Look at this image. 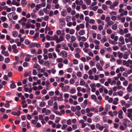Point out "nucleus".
I'll return each mask as SVG.
<instances>
[{"mask_svg": "<svg viewBox=\"0 0 132 132\" xmlns=\"http://www.w3.org/2000/svg\"><path fill=\"white\" fill-rule=\"evenodd\" d=\"M62 33L61 35L59 36V38H58L57 43H60V42L63 41L64 39V36L65 35L64 30H62Z\"/></svg>", "mask_w": 132, "mask_h": 132, "instance_id": "f257e3e1", "label": "nucleus"}, {"mask_svg": "<svg viewBox=\"0 0 132 132\" xmlns=\"http://www.w3.org/2000/svg\"><path fill=\"white\" fill-rule=\"evenodd\" d=\"M65 19L63 17L59 19V22L60 25L62 27H64L66 24L65 21Z\"/></svg>", "mask_w": 132, "mask_h": 132, "instance_id": "f03ea898", "label": "nucleus"}, {"mask_svg": "<svg viewBox=\"0 0 132 132\" xmlns=\"http://www.w3.org/2000/svg\"><path fill=\"white\" fill-rule=\"evenodd\" d=\"M127 115L130 120L132 121V108L129 109L127 110Z\"/></svg>", "mask_w": 132, "mask_h": 132, "instance_id": "7ed1b4c3", "label": "nucleus"}, {"mask_svg": "<svg viewBox=\"0 0 132 132\" xmlns=\"http://www.w3.org/2000/svg\"><path fill=\"white\" fill-rule=\"evenodd\" d=\"M42 112L43 113H45L46 115H48L51 113V111L50 110L47 109L46 108H43Z\"/></svg>", "mask_w": 132, "mask_h": 132, "instance_id": "20e7f679", "label": "nucleus"}, {"mask_svg": "<svg viewBox=\"0 0 132 132\" xmlns=\"http://www.w3.org/2000/svg\"><path fill=\"white\" fill-rule=\"evenodd\" d=\"M59 55L63 57H67L68 55L67 52L65 51H62L60 53Z\"/></svg>", "mask_w": 132, "mask_h": 132, "instance_id": "39448f33", "label": "nucleus"}, {"mask_svg": "<svg viewBox=\"0 0 132 132\" xmlns=\"http://www.w3.org/2000/svg\"><path fill=\"white\" fill-rule=\"evenodd\" d=\"M85 26L84 24H80L79 25L77 26L76 29L77 31H79L80 29V28L81 29H83L85 28Z\"/></svg>", "mask_w": 132, "mask_h": 132, "instance_id": "423d86ee", "label": "nucleus"}, {"mask_svg": "<svg viewBox=\"0 0 132 132\" xmlns=\"http://www.w3.org/2000/svg\"><path fill=\"white\" fill-rule=\"evenodd\" d=\"M12 48L13 49V52L15 53H16L19 52V50L17 48L16 46V44H14L12 46Z\"/></svg>", "mask_w": 132, "mask_h": 132, "instance_id": "0eeeda50", "label": "nucleus"}, {"mask_svg": "<svg viewBox=\"0 0 132 132\" xmlns=\"http://www.w3.org/2000/svg\"><path fill=\"white\" fill-rule=\"evenodd\" d=\"M123 113V112L122 110H120L118 112V117L120 119H122L123 118V116L122 114Z\"/></svg>", "mask_w": 132, "mask_h": 132, "instance_id": "6e6552de", "label": "nucleus"}, {"mask_svg": "<svg viewBox=\"0 0 132 132\" xmlns=\"http://www.w3.org/2000/svg\"><path fill=\"white\" fill-rule=\"evenodd\" d=\"M110 37L111 39H114L115 41H117L118 38V36H115V35L113 34H111V35Z\"/></svg>", "mask_w": 132, "mask_h": 132, "instance_id": "1a4fd4ad", "label": "nucleus"}, {"mask_svg": "<svg viewBox=\"0 0 132 132\" xmlns=\"http://www.w3.org/2000/svg\"><path fill=\"white\" fill-rule=\"evenodd\" d=\"M132 84H129L128 85V87L127 88V91L129 93L132 91Z\"/></svg>", "mask_w": 132, "mask_h": 132, "instance_id": "9d476101", "label": "nucleus"}, {"mask_svg": "<svg viewBox=\"0 0 132 132\" xmlns=\"http://www.w3.org/2000/svg\"><path fill=\"white\" fill-rule=\"evenodd\" d=\"M128 61H127L125 60H123V61L122 62L123 65H126L127 67H129L130 68H131L132 67V65H129V64H128Z\"/></svg>", "mask_w": 132, "mask_h": 132, "instance_id": "9b49d317", "label": "nucleus"}, {"mask_svg": "<svg viewBox=\"0 0 132 132\" xmlns=\"http://www.w3.org/2000/svg\"><path fill=\"white\" fill-rule=\"evenodd\" d=\"M20 113L21 112L20 111H18L17 112L12 111L11 112V114H12L14 116H20Z\"/></svg>", "mask_w": 132, "mask_h": 132, "instance_id": "f8f14e48", "label": "nucleus"}, {"mask_svg": "<svg viewBox=\"0 0 132 132\" xmlns=\"http://www.w3.org/2000/svg\"><path fill=\"white\" fill-rule=\"evenodd\" d=\"M1 53L4 55L5 56H9V54L7 51H1Z\"/></svg>", "mask_w": 132, "mask_h": 132, "instance_id": "ddd939ff", "label": "nucleus"}, {"mask_svg": "<svg viewBox=\"0 0 132 132\" xmlns=\"http://www.w3.org/2000/svg\"><path fill=\"white\" fill-rule=\"evenodd\" d=\"M96 67L97 69L100 71H102L103 69L102 67L100 66V64L99 63H97L96 65Z\"/></svg>", "mask_w": 132, "mask_h": 132, "instance_id": "4468645a", "label": "nucleus"}, {"mask_svg": "<svg viewBox=\"0 0 132 132\" xmlns=\"http://www.w3.org/2000/svg\"><path fill=\"white\" fill-rule=\"evenodd\" d=\"M67 14V12L66 10L63 9L61 12V15L63 16H65Z\"/></svg>", "mask_w": 132, "mask_h": 132, "instance_id": "2eb2a0df", "label": "nucleus"}, {"mask_svg": "<svg viewBox=\"0 0 132 132\" xmlns=\"http://www.w3.org/2000/svg\"><path fill=\"white\" fill-rule=\"evenodd\" d=\"M30 55L29 54H27L26 55V57L25 58L24 60L28 62L30 60Z\"/></svg>", "mask_w": 132, "mask_h": 132, "instance_id": "dca6fc26", "label": "nucleus"}, {"mask_svg": "<svg viewBox=\"0 0 132 132\" xmlns=\"http://www.w3.org/2000/svg\"><path fill=\"white\" fill-rule=\"evenodd\" d=\"M27 20V18L25 17H23L21 19L18 21V22L19 23H21L22 22H26Z\"/></svg>", "mask_w": 132, "mask_h": 132, "instance_id": "f3484780", "label": "nucleus"}, {"mask_svg": "<svg viewBox=\"0 0 132 132\" xmlns=\"http://www.w3.org/2000/svg\"><path fill=\"white\" fill-rule=\"evenodd\" d=\"M119 41L121 42V43L122 44H125V42L124 41V39L123 36H120L119 39Z\"/></svg>", "mask_w": 132, "mask_h": 132, "instance_id": "a211bd4d", "label": "nucleus"}, {"mask_svg": "<svg viewBox=\"0 0 132 132\" xmlns=\"http://www.w3.org/2000/svg\"><path fill=\"white\" fill-rule=\"evenodd\" d=\"M128 11H124L123 12H121L120 14V15L122 16H123L124 15H126L128 14Z\"/></svg>", "mask_w": 132, "mask_h": 132, "instance_id": "6ab92c4d", "label": "nucleus"}, {"mask_svg": "<svg viewBox=\"0 0 132 132\" xmlns=\"http://www.w3.org/2000/svg\"><path fill=\"white\" fill-rule=\"evenodd\" d=\"M12 4L14 5H15L17 6H19L20 5V4L19 3L16 2L15 0H13L12 1Z\"/></svg>", "mask_w": 132, "mask_h": 132, "instance_id": "aec40b11", "label": "nucleus"}, {"mask_svg": "<svg viewBox=\"0 0 132 132\" xmlns=\"http://www.w3.org/2000/svg\"><path fill=\"white\" fill-rule=\"evenodd\" d=\"M94 111V108H87L86 109V111H87L88 112L90 111Z\"/></svg>", "mask_w": 132, "mask_h": 132, "instance_id": "412c9836", "label": "nucleus"}, {"mask_svg": "<svg viewBox=\"0 0 132 132\" xmlns=\"http://www.w3.org/2000/svg\"><path fill=\"white\" fill-rule=\"evenodd\" d=\"M71 41L70 42V43H72L75 42L76 40V38L75 37L72 36L71 37Z\"/></svg>", "mask_w": 132, "mask_h": 132, "instance_id": "4be33fe9", "label": "nucleus"}, {"mask_svg": "<svg viewBox=\"0 0 132 132\" xmlns=\"http://www.w3.org/2000/svg\"><path fill=\"white\" fill-rule=\"evenodd\" d=\"M63 61V59L61 57H60L57 59L56 60L57 63H61Z\"/></svg>", "mask_w": 132, "mask_h": 132, "instance_id": "5701e85b", "label": "nucleus"}, {"mask_svg": "<svg viewBox=\"0 0 132 132\" xmlns=\"http://www.w3.org/2000/svg\"><path fill=\"white\" fill-rule=\"evenodd\" d=\"M107 39L105 36H104V37L102 38L101 40V42L102 43H104V42H107Z\"/></svg>", "mask_w": 132, "mask_h": 132, "instance_id": "b1692460", "label": "nucleus"}, {"mask_svg": "<svg viewBox=\"0 0 132 132\" xmlns=\"http://www.w3.org/2000/svg\"><path fill=\"white\" fill-rule=\"evenodd\" d=\"M41 7V6L40 4H38L36 5L35 7V9L37 11H38L39 9H40Z\"/></svg>", "mask_w": 132, "mask_h": 132, "instance_id": "393cba45", "label": "nucleus"}, {"mask_svg": "<svg viewBox=\"0 0 132 132\" xmlns=\"http://www.w3.org/2000/svg\"><path fill=\"white\" fill-rule=\"evenodd\" d=\"M117 95L119 96H123V92L122 91L120 90L119 91L117 92Z\"/></svg>", "mask_w": 132, "mask_h": 132, "instance_id": "a878e982", "label": "nucleus"}, {"mask_svg": "<svg viewBox=\"0 0 132 132\" xmlns=\"http://www.w3.org/2000/svg\"><path fill=\"white\" fill-rule=\"evenodd\" d=\"M71 17L70 15H68L66 16L65 19L66 22H68L70 21L71 20Z\"/></svg>", "mask_w": 132, "mask_h": 132, "instance_id": "bb28decb", "label": "nucleus"}, {"mask_svg": "<svg viewBox=\"0 0 132 132\" xmlns=\"http://www.w3.org/2000/svg\"><path fill=\"white\" fill-rule=\"evenodd\" d=\"M54 106L53 107V108L54 110H56L58 109V105L57 102H55L54 103Z\"/></svg>", "mask_w": 132, "mask_h": 132, "instance_id": "cd10ccee", "label": "nucleus"}, {"mask_svg": "<svg viewBox=\"0 0 132 132\" xmlns=\"http://www.w3.org/2000/svg\"><path fill=\"white\" fill-rule=\"evenodd\" d=\"M69 92L72 94H74L76 92V90L74 88H71L69 90Z\"/></svg>", "mask_w": 132, "mask_h": 132, "instance_id": "c85d7f7f", "label": "nucleus"}, {"mask_svg": "<svg viewBox=\"0 0 132 132\" xmlns=\"http://www.w3.org/2000/svg\"><path fill=\"white\" fill-rule=\"evenodd\" d=\"M10 61V59L9 57H6L5 58L4 60V62L6 63H9Z\"/></svg>", "mask_w": 132, "mask_h": 132, "instance_id": "c756f323", "label": "nucleus"}, {"mask_svg": "<svg viewBox=\"0 0 132 132\" xmlns=\"http://www.w3.org/2000/svg\"><path fill=\"white\" fill-rule=\"evenodd\" d=\"M117 32L121 35H123L124 34L123 30L122 29H120L119 31L117 30Z\"/></svg>", "mask_w": 132, "mask_h": 132, "instance_id": "7c9ffc66", "label": "nucleus"}, {"mask_svg": "<svg viewBox=\"0 0 132 132\" xmlns=\"http://www.w3.org/2000/svg\"><path fill=\"white\" fill-rule=\"evenodd\" d=\"M128 84V82L127 80H125L123 82V85L125 86H127Z\"/></svg>", "mask_w": 132, "mask_h": 132, "instance_id": "2f4dec72", "label": "nucleus"}, {"mask_svg": "<svg viewBox=\"0 0 132 132\" xmlns=\"http://www.w3.org/2000/svg\"><path fill=\"white\" fill-rule=\"evenodd\" d=\"M53 36V39L54 40H55L56 41V43H57L58 38V36L56 35H54Z\"/></svg>", "mask_w": 132, "mask_h": 132, "instance_id": "473e14b6", "label": "nucleus"}, {"mask_svg": "<svg viewBox=\"0 0 132 132\" xmlns=\"http://www.w3.org/2000/svg\"><path fill=\"white\" fill-rule=\"evenodd\" d=\"M16 87V85L15 84L14 82H13L10 85V87L12 89H14Z\"/></svg>", "mask_w": 132, "mask_h": 132, "instance_id": "72a5a7b5", "label": "nucleus"}, {"mask_svg": "<svg viewBox=\"0 0 132 132\" xmlns=\"http://www.w3.org/2000/svg\"><path fill=\"white\" fill-rule=\"evenodd\" d=\"M85 33V31L84 30L82 29L81 30L78 32V34L80 35H83Z\"/></svg>", "mask_w": 132, "mask_h": 132, "instance_id": "f704fd0d", "label": "nucleus"}, {"mask_svg": "<svg viewBox=\"0 0 132 132\" xmlns=\"http://www.w3.org/2000/svg\"><path fill=\"white\" fill-rule=\"evenodd\" d=\"M116 42V41H115L114 40L113 41L111 39L110 40H109V43L110 44L113 45H116L117 44V42Z\"/></svg>", "mask_w": 132, "mask_h": 132, "instance_id": "c9c22d12", "label": "nucleus"}, {"mask_svg": "<svg viewBox=\"0 0 132 132\" xmlns=\"http://www.w3.org/2000/svg\"><path fill=\"white\" fill-rule=\"evenodd\" d=\"M109 14L111 15H117V13L115 11H112L110 12L109 13Z\"/></svg>", "mask_w": 132, "mask_h": 132, "instance_id": "e433bc0d", "label": "nucleus"}, {"mask_svg": "<svg viewBox=\"0 0 132 132\" xmlns=\"http://www.w3.org/2000/svg\"><path fill=\"white\" fill-rule=\"evenodd\" d=\"M13 36L14 37H16L18 35V33L16 31H14L12 32Z\"/></svg>", "mask_w": 132, "mask_h": 132, "instance_id": "4c0bfd02", "label": "nucleus"}, {"mask_svg": "<svg viewBox=\"0 0 132 132\" xmlns=\"http://www.w3.org/2000/svg\"><path fill=\"white\" fill-rule=\"evenodd\" d=\"M46 104V103L45 102H42L39 104V106L41 107H44Z\"/></svg>", "mask_w": 132, "mask_h": 132, "instance_id": "58836bf2", "label": "nucleus"}, {"mask_svg": "<svg viewBox=\"0 0 132 132\" xmlns=\"http://www.w3.org/2000/svg\"><path fill=\"white\" fill-rule=\"evenodd\" d=\"M118 55L119 58L121 59L123 57V54L122 53L119 52H118Z\"/></svg>", "mask_w": 132, "mask_h": 132, "instance_id": "ea45409f", "label": "nucleus"}, {"mask_svg": "<svg viewBox=\"0 0 132 132\" xmlns=\"http://www.w3.org/2000/svg\"><path fill=\"white\" fill-rule=\"evenodd\" d=\"M102 8L104 10H106L108 9V6L105 4H103L102 6Z\"/></svg>", "mask_w": 132, "mask_h": 132, "instance_id": "a19ab883", "label": "nucleus"}, {"mask_svg": "<svg viewBox=\"0 0 132 132\" xmlns=\"http://www.w3.org/2000/svg\"><path fill=\"white\" fill-rule=\"evenodd\" d=\"M112 29L114 30H116L117 28V26L116 24L113 25L112 27Z\"/></svg>", "mask_w": 132, "mask_h": 132, "instance_id": "79ce46f5", "label": "nucleus"}, {"mask_svg": "<svg viewBox=\"0 0 132 132\" xmlns=\"http://www.w3.org/2000/svg\"><path fill=\"white\" fill-rule=\"evenodd\" d=\"M84 1L86 2V4L87 5H89L91 4V0H84Z\"/></svg>", "mask_w": 132, "mask_h": 132, "instance_id": "37998d69", "label": "nucleus"}, {"mask_svg": "<svg viewBox=\"0 0 132 132\" xmlns=\"http://www.w3.org/2000/svg\"><path fill=\"white\" fill-rule=\"evenodd\" d=\"M31 17L35 19L37 17V15L35 13H31Z\"/></svg>", "mask_w": 132, "mask_h": 132, "instance_id": "c03bdc74", "label": "nucleus"}, {"mask_svg": "<svg viewBox=\"0 0 132 132\" xmlns=\"http://www.w3.org/2000/svg\"><path fill=\"white\" fill-rule=\"evenodd\" d=\"M119 2L118 1H116L113 3V5L115 7L117 6L119 4Z\"/></svg>", "mask_w": 132, "mask_h": 132, "instance_id": "a18cd8bd", "label": "nucleus"}, {"mask_svg": "<svg viewBox=\"0 0 132 132\" xmlns=\"http://www.w3.org/2000/svg\"><path fill=\"white\" fill-rule=\"evenodd\" d=\"M38 13L39 15L42 16L44 15V12L42 10H40L38 12Z\"/></svg>", "mask_w": 132, "mask_h": 132, "instance_id": "49530a36", "label": "nucleus"}, {"mask_svg": "<svg viewBox=\"0 0 132 132\" xmlns=\"http://www.w3.org/2000/svg\"><path fill=\"white\" fill-rule=\"evenodd\" d=\"M75 30L74 29H70L69 33L70 34L72 35L73 34L75 33Z\"/></svg>", "mask_w": 132, "mask_h": 132, "instance_id": "de8ad7c7", "label": "nucleus"}, {"mask_svg": "<svg viewBox=\"0 0 132 132\" xmlns=\"http://www.w3.org/2000/svg\"><path fill=\"white\" fill-rule=\"evenodd\" d=\"M1 19L3 22H4L6 20V18L5 16H2L1 17Z\"/></svg>", "mask_w": 132, "mask_h": 132, "instance_id": "09e8293b", "label": "nucleus"}, {"mask_svg": "<svg viewBox=\"0 0 132 132\" xmlns=\"http://www.w3.org/2000/svg\"><path fill=\"white\" fill-rule=\"evenodd\" d=\"M63 64L61 63H59L57 64V66L59 68H63Z\"/></svg>", "mask_w": 132, "mask_h": 132, "instance_id": "8fccbe9b", "label": "nucleus"}, {"mask_svg": "<svg viewBox=\"0 0 132 132\" xmlns=\"http://www.w3.org/2000/svg\"><path fill=\"white\" fill-rule=\"evenodd\" d=\"M72 129L75 130L77 128V126L76 124H74L72 125Z\"/></svg>", "mask_w": 132, "mask_h": 132, "instance_id": "3c124183", "label": "nucleus"}, {"mask_svg": "<svg viewBox=\"0 0 132 132\" xmlns=\"http://www.w3.org/2000/svg\"><path fill=\"white\" fill-rule=\"evenodd\" d=\"M32 73L33 75H36L37 74V72L36 70L34 69L32 70Z\"/></svg>", "mask_w": 132, "mask_h": 132, "instance_id": "603ef678", "label": "nucleus"}, {"mask_svg": "<svg viewBox=\"0 0 132 132\" xmlns=\"http://www.w3.org/2000/svg\"><path fill=\"white\" fill-rule=\"evenodd\" d=\"M31 25V23H27L26 25L25 28L26 29H29L30 28V27Z\"/></svg>", "mask_w": 132, "mask_h": 132, "instance_id": "864d4df0", "label": "nucleus"}, {"mask_svg": "<svg viewBox=\"0 0 132 132\" xmlns=\"http://www.w3.org/2000/svg\"><path fill=\"white\" fill-rule=\"evenodd\" d=\"M89 63L90 65L92 66H93L95 65L94 62L92 60L90 61Z\"/></svg>", "mask_w": 132, "mask_h": 132, "instance_id": "5fc2aeb1", "label": "nucleus"}, {"mask_svg": "<svg viewBox=\"0 0 132 132\" xmlns=\"http://www.w3.org/2000/svg\"><path fill=\"white\" fill-rule=\"evenodd\" d=\"M77 76L79 77H81L82 76V73L80 71L78 72L76 74Z\"/></svg>", "mask_w": 132, "mask_h": 132, "instance_id": "6e6d98bb", "label": "nucleus"}, {"mask_svg": "<svg viewBox=\"0 0 132 132\" xmlns=\"http://www.w3.org/2000/svg\"><path fill=\"white\" fill-rule=\"evenodd\" d=\"M53 103V102L52 100H49L48 102V104L49 106L52 105Z\"/></svg>", "mask_w": 132, "mask_h": 132, "instance_id": "4d7b16f0", "label": "nucleus"}, {"mask_svg": "<svg viewBox=\"0 0 132 132\" xmlns=\"http://www.w3.org/2000/svg\"><path fill=\"white\" fill-rule=\"evenodd\" d=\"M93 42L96 45H99L100 44V42L98 40L95 39V40Z\"/></svg>", "mask_w": 132, "mask_h": 132, "instance_id": "13d9d810", "label": "nucleus"}, {"mask_svg": "<svg viewBox=\"0 0 132 132\" xmlns=\"http://www.w3.org/2000/svg\"><path fill=\"white\" fill-rule=\"evenodd\" d=\"M107 23L109 26H111L114 23L111 20H110Z\"/></svg>", "mask_w": 132, "mask_h": 132, "instance_id": "bf43d9fd", "label": "nucleus"}, {"mask_svg": "<svg viewBox=\"0 0 132 132\" xmlns=\"http://www.w3.org/2000/svg\"><path fill=\"white\" fill-rule=\"evenodd\" d=\"M73 63L74 64L76 65L78 63V62L77 60L75 59L73 60Z\"/></svg>", "mask_w": 132, "mask_h": 132, "instance_id": "052dcab7", "label": "nucleus"}, {"mask_svg": "<svg viewBox=\"0 0 132 132\" xmlns=\"http://www.w3.org/2000/svg\"><path fill=\"white\" fill-rule=\"evenodd\" d=\"M67 12L68 13H70L72 11V9L70 7H68L67 8Z\"/></svg>", "mask_w": 132, "mask_h": 132, "instance_id": "680f3d73", "label": "nucleus"}, {"mask_svg": "<svg viewBox=\"0 0 132 132\" xmlns=\"http://www.w3.org/2000/svg\"><path fill=\"white\" fill-rule=\"evenodd\" d=\"M95 22V20H94L92 19H90L88 22L90 24H93Z\"/></svg>", "mask_w": 132, "mask_h": 132, "instance_id": "e2e57ef3", "label": "nucleus"}, {"mask_svg": "<svg viewBox=\"0 0 132 132\" xmlns=\"http://www.w3.org/2000/svg\"><path fill=\"white\" fill-rule=\"evenodd\" d=\"M62 32V30L61 31L60 30H58L56 31V33L57 35H59L61 34Z\"/></svg>", "mask_w": 132, "mask_h": 132, "instance_id": "0e129e2a", "label": "nucleus"}, {"mask_svg": "<svg viewBox=\"0 0 132 132\" xmlns=\"http://www.w3.org/2000/svg\"><path fill=\"white\" fill-rule=\"evenodd\" d=\"M71 37V36L69 34H67L65 35V38L67 40H68Z\"/></svg>", "mask_w": 132, "mask_h": 132, "instance_id": "69168bd1", "label": "nucleus"}, {"mask_svg": "<svg viewBox=\"0 0 132 132\" xmlns=\"http://www.w3.org/2000/svg\"><path fill=\"white\" fill-rule=\"evenodd\" d=\"M126 100H128L129 98V96L128 94H126L123 97Z\"/></svg>", "mask_w": 132, "mask_h": 132, "instance_id": "338daca9", "label": "nucleus"}, {"mask_svg": "<svg viewBox=\"0 0 132 132\" xmlns=\"http://www.w3.org/2000/svg\"><path fill=\"white\" fill-rule=\"evenodd\" d=\"M129 29L131 31H132V21H131L130 23Z\"/></svg>", "mask_w": 132, "mask_h": 132, "instance_id": "774afa93", "label": "nucleus"}]
</instances>
